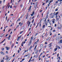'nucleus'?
Segmentation results:
<instances>
[{"label":"nucleus","mask_w":62,"mask_h":62,"mask_svg":"<svg viewBox=\"0 0 62 62\" xmlns=\"http://www.w3.org/2000/svg\"><path fill=\"white\" fill-rule=\"evenodd\" d=\"M21 46H23V42H22V43L21 45Z\"/></svg>","instance_id":"nucleus-29"},{"label":"nucleus","mask_w":62,"mask_h":62,"mask_svg":"<svg viewBox=\"0 0 62 62\" xmlns=\"http://www.w3.org/2000/svg\"><path fill=\"white\" fill-rule=\"evenodd\" d=\"M29 10H31V8L30 7H29Z\"/></svg>","instance_id":"nucleus-46"},{"label":"nucleus","mask_w":62,"mask_h":62,"mask_svg":"<svg viewBox=\"0 0 62 62\" xmlns=\"http://www.w3.org/2000/svg\"><path fill=\"white\" fill-rule=\"evenodd\" d=\"M52 44H51V43L49 45V47H51V46H52Z\"/></svg>","instance_id":"nucleus-10"},{"label":"nucleus","mask_w":62,"mask_h":62,"mask_svg":"<svg viewBox=\"0 0 62 62\" xmlns=\"http://www.w3.org/2000/svg\"><path fill=\"white\" fill-rule=\"evenodd\" d=\"M60 15L61 16H62V14H60Z\"/></svg>","instance_id":"nucleus-64"},{"label":"nucleus","mask_w":62,"mask_h":62,"mask_svg":"<svg viewBox=\"0 0 62 62\" xmlns=\"http://www.w3.org/2000/svg\"><path fill=\"white\" fill-rule=\"evenodd\" d=\"M2 3V1L1 0H0V4H1V3Z\"/></svg>","instance_id":"nucleus-55"},{"label":"nucleus","mask_w":62,"mask_h":62,"mask_svg":"<svg viewBox=\"0 0 62 62\" xmlns=\"http://www.w3.org/2000/svg\"><path fill=\"white\" fill-rule=\"evenodd\" d=\"M19 37H18L17 39V41H19Z\"/></svg>","instance_id":"nucleus-24"},{"label":"nucleus","mask_w":62,"mask_h":62,"mask_svg":"<svg viewBox=\"0 0 62 62\" xmlns=\"http://www.w3.org/2000/svg\"><path fill=\"white\" fill-rule=\"evenodd\" d=\"M59 55V54H58L57 55V57H58Z\"/></svg>","instance_id":"nucleus-62"},{"label":"nucleus","mask_w":62,"mask_h":62,"mask_svg":"<svg viewBox=\"0 0 62 62\" xmlns=\"http://www.w3.org/2000/svg\"><path fill=\"white\" fill-rule=\"evenodd\" d=\"M58 48H59V49H60V46H58Z\"/></svg>","instance_id":"nucleus-42"},{"label":"nucleus","mask_w":62,"mask_h":62,"mask_svg":"<svg viewBox=\"0 0 62 62\" xmlns=\"http://www.w3.org/2000/svg\"><path fill=\"white\" fill-rule=\"evenodd\" d=\"M20 7L21 8H22V7H23V5H22V4H21Z\"/></svg>","instance_id":"nucleus-43"},{"label":"nucleus","mask_w":62,"mask_h":62,"mask_svg":"<svg viewBox=\"0 0 62 62\" xmlns=\"http://www.w3.org/2000/svg\"><path fill=\"white\" fill-rule=\"evenodd\" d=\"M58 58L59 59V60H60L61 59L60 58V57H58Z\"/></svg>","instance_id":"nucleus-33"},{"label":"nucleus","mask_w":62,"mask_h":62,"mask_svg":"<svg viewBox=\"0 0 62 62\" xmlns=\"http://www.w3.org/2000/svg\"><path fill=\"white\" fill-rule=\"evenodd\" d=\"M1 62H4V60H3V59H2L1 60Z\"/></svg>","instance_id":"nucleus-20"},{"label":"nucleus","mask_w":62,"mask_h":62,"mask_svg":"<svg viewBox=\"0 0 62 62\" xmlns=\"http://www.w3.org/2000/svg\"><path fill=\"white\" fill-rule=\"evenodd\" d=\"M38 52H39V51L38 50H37V51L36 52L35 54H38Z\"/></svg>","instance_id":"nucleus-23"},{"label":"nucleus","mask_w":62,"mask_h":62,"mask_svg":"<svg viewBox=\"0 0 62 62\" xmlns=\"http://www.w3.org/2000/svg\"><path fill=\"white\" fill-rule=\"evenodd\" d=\"M21 24V22H19V24Z\"/></svg>","instance_id":"nucleus-63"},{"label":"nucleus","mask_w":62,"mask_h":62,"mask_svg":"<svg viewBox=\"0 0 62 62\" xmlns=\"http://www.w3.org/2000/svg\"><path fill=\"white\" fill-rule=\"evenodd\" d=\"M5 40H6V39H5L3 41H2V42H1L2 43H3V42H4V41H5Z\"/></svg>","instance_id":"nucleus-36"},{"label":"nucleus","mask_w":62,"mask_h":62,"mask_svg":"<svg viewBox=\"0 0 62 62\" xmlns=\"http://www.w3.org/2000/svg\"><path fill=\"white\" fill-rule=\"evenodd\" d=\"M37 4H38V2H37L35 4V5H37Z\"/></svg>","instance_id":"nucleus-30"},{"label":"nucleus","mask_w":62,"mask_h":62,"mask_svg":"<svg viewBox=\"0 0 62 62\" xmlns=\"http://www.w3.org/2000/svg\"><path fill=\"white\" fill-rule=\"evenodd\" d=\"M40 46L41 47H42V46H43V45L42 44H41L40 45Z\"/></svg>","instance_id":"nucleus-27"},{"label":"nucleus","mask_w":62,"mask_h":62,"mask_svg":"<svg viewBox=\"0 0 62 62\" xmlns=\"http://www.w3.org/2000/svg\"><path fill=\"white\" fill-rule=\"evenodd\" d=\"M14 45H13V44L12 45V46H11V47H12H12H13Z\"/></svg>","instance_id":"nucleus-57"},{"label":"nucleus","mask_w":62,"mask_h":62,"mask_svg":"<svg viewBox=\"0 0 62 62\" xmlns=\"http://www.w3.org/2000/svg\"><path fill=\"white\" fill-rule=\"evenodd\" d=\"M8 21H9V19H8V20H7V22L8 23Z\"/></svg>","instance_id":"nucleus-51"},{"label":"nucleus","mask_w":62,"mask_h":62,"mask_svg":"<svg viewBox=\"0 0 62 62\" xmlns=\"http://www.w3.org/2000/svg\"><path fill=\"white\" fill-rule=\"evenodd\" d=\"M52 22H53V23H54V21H52Z\"/></svg>","instance_id":"nucleus-40"},{"label":"nucleus","mask_w":62,"mask_h":62,"mask_svg":"<svg viewBox=\"0 0 62 62\" xmlns=\"http://www.w3.org/2000/svg\"><path fill=\"white\" fill-rule=\"evenodd\" d=\"M53 32H55V30H54L53 31Z\"/></svg>","instance_id":"nucleus-59"},{"label":"nucleus","mask_w":62,"mask_h":62,"mask_svg":"<svg viewBox=\"0 0 62 62\" xmlns=\"http://www.w3.org/2000/svg\"><path fill=\"white\" fill-rule=\"evenodd\" d=\"M0 53L1 54H3V55H5V54L4 53V52H3L2 51H1Z\"/></svg>","instance_id":"nucleus-4"},{"label":"nucleus","mask_w":62,"mask_h":62,"mask_svg":"<svg viewBox=\"0 0 62 62\" xmlns=\"http://www.w3.org/2000/svg\"><path fill=\"white\" fill-rule=\"evenodd\" d=\"M51 17L52 18H53L54 17V15H52L51 16Z\"/></svg>","instance_id":"nucleus-12"},{"label":"nucleus","mask_w":62,"mask_h":62,"mask_svg":"<svg viewBox=\"0 0 62 62\" xmlns=\"http://www.w3.org/2000/svg\"><path fill=\"white\" fill-rule=\"evenodd\" d=\"M30 42L29 44H28L29 46V45H30V44H31V43L32 42V41H31L30 40Z\"/></svg>","instance_id":"nucleus-6"},{"label":"nucleus","mask_w":62,"mask_h":62,"mask_svg":"<svg viewBox=\"0 0 62 62\" xmlns=\"http://www.w3.org/2000/svg\"><path fill=\"white\" fill-rule=\"evenodd\" d=\"M38 42H37V41H36L35 42V43L36 44H37V43H38Z\"/></svg>","instance_id":"nucleus-54"},{"label":"nucleus","mask_w":62,"mask_h":62,"mask_svg":"<svg viewBox=\"0 0 62 62\" xmlns=\"http://www.w3.org/2000/svg\"><path fill=\"white\" fill-rule=\"evenodd\" d=\"M38 25H39V24H37V25L36 26V28H37V27H38Z\"/></svg>","instance_id":"nucleus-31"},{"label":"nucleus","mask_w":62,"mask_h":62,"mask_svg":"<svg viewBox=\"0 0 62 62\" xmlns=\"http://www.w3.org/2000/svg\"><path fill=\"white\" fill-rule=\"evenodd\" d=\"M56 34H55L54 35V36L53 37H56Z\"/></svg>","instance_id":"nucleus-25"},{"label":"nucleus","mask_w":62,"mask_h":62,"mask_svg":"<svg viewBox=\"0 0 62 62\" xmlns=\"http://www.w3.org/2000/svg\"><path fill=\"white\" fill-rule=\"evenodd\" d=\"M37 45H36L35 47V48L34 49V50H35V51H36V50H37V49H36V48H37Z\"/></svg>","instance_id":"nucleus-5"},{"label":"nucleus","mask_w":62,"mask_h":62,"mask_svg":"<svg viewBox=\"0 0 62 62\" xmlns=\"http://www.w3.org/2000/svg\"><path fill=\"white\" fill-rule=\"evenodd\" d=\"M57 17H58V16H57V15H56V18H57Z\"/></svg>","instance_id":"nucleus-47"},{"label":"nucleus","mask_w":62,"mask_h":62,"mask_svg":"<svg viewBox=\"0 0 62 62\" xmlns=\"http://www.w3.org/2000/svg\"><path fill=\"white\" fill-rule=\"evenodd\" d=\"M58 10V9H56L55 10V11H57Z\"/></svg>","instance_id":"nucleus-38"},{"label":"nucleus","mask_w":62,"mask_h":62,"mask_svg":"<svg viewBox=\"0 0 62 62\" xmlns=\"http://www.w3.org/2000/svg\"><path fill=\"white\" fill-rule=\"evenodd\" d=\"M58 13H59V12H57L56 13L55 15H57V14H58Z\"/></svg>","instance_id":"nucleus-15"},{"label":"nucleus","mask_w":62,"mask_h":62,"mask_svg":"<svg viewBox=\"0 0 62 62\" xmlns=\"http://www.w3.org/2000/svg\"><path fill=\"white\" fill-rule=\"evenodd\" d=\"M24 60V59H23L22 60V61H23Z\"/></svg>","instance_id":"nucleus-56"},{"label":"nucleus","mask_w":62,"mask_h":62,"mask_svg":"<svg viewBox=\"0 0 62 62\" xmlns=\"http://www.w3.org/2000/svg\"><path fill=\"white\" fill-rule=\"evenodd\" d=\"M55 27H56V24H55Z\"/></svg>","instance_id":"nucleus-53"},{"label":"nucleus","mask_w":62,"mask_h":62,"mask_svg":"<svg viewBox=\"0 0 62 62\" xmlns=\"http://www.w3.org/2000/svg\"><path fill=\"white\" fill-rule=\"evenodd\" d=\"M19 25H17V27H16V28H18V27H19Z\"/></svg>","instance_id":"nucleus-34"},{"label":"nucleus","mask_w":62,"mask_h":62,"mask_svg":"<svg viewBox=\"0 0 62 62\" xmlns=\"http://www.w3.org/2000/svg\"><path fill=\"white\" fill-rule=\"evenodd\" d=\"M58 29H61V27H59V26H58L57 27Z\"/></svg>","instance_id":"nucleus-9"},{"label":"nucleus","mask_w":62,"mask_h":62,"mask_svg":"<svg viewBox=\"0 0 62 62\" xmlns=\"http://www.w3.org/2000/svg\"><path fill=\"white\" fill-rule=\"evenodd\" d=\"M59 38V36H57L56 37V40H58V39Z\"/></svg>","instance_id":"nucleus-7"},{"label":"nucleus","mask_w":62,"mask_h":62,"mask_svg":"<svg viewBox=\"0 0 62 62\" xmlns=\"http://www.w3.org/2000/svg\"><path fill=\"white\" fill-rule=\"evenodd\" d=\"M35 13V12H34V11H33L32 12V14H34V13Z\"/></svg>","instance_id":"nucleus-48"},{"label":"nucleus","mask_w":62,"mask_h":62,"mask_svg":"<svg viewBox=\"0 0 62 62\" xmlns=\"http://www.w3.org/2000/svg\"><path fill=\"white\" fill-rule=\"evenodd\" d=\"M62 36H61V35L60 36V39H62Z\"/></svg>","instance_id":"nucleus-26"},{"label":"nucleus","mask_w":62,"mask_h":62,"mask_svg":"<svg viewBox=\"0 0 62 62\" xmlns=\"http://www.w3.org/2000/svg\"><path fill=\"white\" fill-rule=\"evenodd\" d=\"M15 53L14 54V55L13 56V57H14V56H15Z\"/></svg>","instance_id":"nucleus-37"},{"label":"nucleus","mask_w":62,"mask_h":62,"mask_svg":"<svg viewBox=\"0 0 62 62\" xmlns=\"http://www.w3.org/2000/svg\"><path fill=\"white\" fill-rule=\"evenodd\" d=\"M38 34V33H36V34H35V36H37Z\"/></svg>","instance_id":"nucleus-41"},{"label":"nucleus","mask_w":62,"mask_h":62,"mask_svg":"<svg viewBox=\"0 0 62 62\" xmlns=\"http://www.w3.org/2000/svg\"><path fill=\"white\" fill-rule=\"evenodd\" d=\"M33 38V37H31V40H32V38Z\"/></svg>","instance_id":"nucleus-58"},{"label":"nucleus","mask_w":62,"mask_h":62,"mask_svg":"<svg viewBox=\"0 0 62 62\" xmlns=\"http://www.w3.org/2000/svg\"><path fill=\"white\" fill-rule=\"evenodd\" d=\"M34 17H35V16H33L32 18V19H33L34 18Z\"/></svg>","instance_id":"nucleus-50"},{"label":"nucleus","mask_w":62,"mask_h":62,"mask_svg":"<svg viewBox=\"0 0 62 62\" xmlns=\"http://www.w3.org/2000/svg\"><path fill=\"white\" fill-rule=\"evenodd\" d=\"M33 46H30V47L29 48V51H31V48H32V47Z\"/></svg>","instance_id":"nucleus-3"},{"label":"nucleus","mask_w":62,"mask_h":62,"mask_svg":"<svg viewBox=\"0 0 62 62\" xmlns=\"http://www.w3.org/2000/svg\"><path fill=\"white\" fill-rule=\"evenodd\" d=\"M53 14V13H51L49 15L50 16H51Z\"/></svg>","instance_id":"nucleus-18"},{"label":"nucleus","mask_w":62,"mask_h":62,"mask_svg":"<svg viewBox=\"0 0 62 62\" xmlns=\"http://www.w3.org/2000/svg\"><path fill=\"white\" fill-rule=\"evenodd\" d=\"M23 23H22L20 25V26H22L23 25Z\"/></svg>","instance_id":"nucleus-32"},{"label":"nucleus","mask_w":62,"mask_h":62,"mask_svg":"<svg viewBox=\"0 0 62 62\" xmlns=\"http://www.w3.org/2000/svg\"><path fill=\"white\" fill-rule=\"evenodd\" d=\"M55 3H58V1H56L55 2Z\"/></svg>","instance_id":"nucleus-61"},{"label":"nucleus","mask_w":62,"mask_h":62,"mask_svg":"<svg viewBox=\"0 0 62 62\" xmlns=\"http://www.w3.org/2000/svg\"><path fill=\"white\" fill-rule=\"evenodd\" d=\"M51 40V38H50V37H49V38L48 39V40Z\"/></svg>","instance_id":"nucleus-17"},{"label":"nucleus","mask_w":62,"mask_h":62,"mask_svg":"<svg viewBox=\"0 0 62 62\" xmlns=\"http://www.w3.org/2000/svg\"><path fill=\"white\" fill-rule=\"evenodd\" d=\"M18 53H19V52H20V50H18Z\"/></svg>","instance_id":"nucleus-45"},{"label":"nucleus","mask_w":62,"mask_h":62,"mask_svg":"<svg viewBox=\"0 0 62 62\" xmlns=\"http://www.w3.org/2000/svg\"><path fill=\"white\" fill-rule=\"evenodd\" d=\"M8 34H6V36H5V37H7L8 36Z\"/></svg>","instance_id":"nucleus-44"},{"label":"nucleus","mask_w":62,"mask_h":62,"mask_svg":"<svg viewBox=\"0 0 62 62\" xmlns=\"http://www.w3.org/2000/svg\"><path fill=\"white\" fill-rule=\"evenodd\" d=\"M6 50H7V51H8V50H9V47H8V46H6Z\"/></svg>","instance_id":"nucleus-2"},{"label":"nucleus","mask_w":62,"mask_h":62,"mask_svg":"<svg viewBox=\"0 0 62 62\" xmlns=\"http://www.w3.org/2000/svg\"><path fill=\"white\" fill-rule=\"evenodd\" d=\"M20 21V19H19L18 20H17V21Z\"/></svg>","instance_id":"nucleus-35"},{"label":"nucleus","mask_w":62,"mask_h":62,"mask_svg":"<svg viewBox=\"0 0 62 62\" xmlns=\"http://www.w3.org/2000/svg\"><path fill=\"white\" fill-rule=\"evenodd\" d=\"M4 34H1V35L0 36V37H3V36H4Z\"/></svg>","instance_id":"nucleus-11"},{"label":"nucleus","mask_w":62,"mask_h":62,"mask_svg":"<svg viewBox=\"0 0 62 62\" xmlns=\"http://www.w3.org/2000/svg\"><path fill=\"white\" fill-rule=\"evenodd\" d=\"M39 39H38L37 40V41H37V42H39Z\"/></svg>","instance_id":"nucleus-49"},{"label":"nucleus","mask_w":62,"mask_h":62,"mask_svg":"<svg viewBox=\"0 0 62 62\" xmlns=\"http://www.w3.org/2000/svg\"><path fill=\"white\" fill-rule=\"evenodd\" d=\"M46 45H45V46H44V48H46Z\"/></svg>","instance_id":"nucleus-52"},{"label":"nucleus","mask_w":62,"mask_h":62,"mask_svg":"<svg viewBox=\"0 0 62 62\" xmlns=\"http://www.w3.org/2000/svg\"><path fill=\"white\" fill-rule=\"evenodd\" d=\"M27 23H29V24L28 25V26H29L30 24V23H31V22H29V21H28L27 22Z\"/></svg>","instance_id":"nucleus-1"},{"label":"nucleus","mask_w":62,"mask_h":62,"mask_svg":"<svg viewBox=\"0 0 62 62\" xmlns=\"http://www.w3.org/2000/svg\"><path fill=\"white\" fill-rule=\"evenodd\" d=\"M56 20H57L58 21V20H59V18H56Z\"/></svg>","instance_id":"nucleus-21"},{"label":"nucleus","mask_w":62,"mask_h":62,"mask_svg":"<svg viewBox=\"0 0 62 62\" xmlns=\"http://www.w3.org/2000/svg\"><path fill=\"white\" fill-rule=\"evenodd\" d=\"M31 16H33V15H34V14H31Z\"/></svg>","instance_id":"nucleus-39"},{"label":"nucleus","mask_w":62,"mask_h":62,"mask_svg":"<svg viewBox=\"0 0 62 62\" xmlns=\"http://www.w3.org/2000/svg\"><path fill=\"white\" fill-rule=\"evenodd\" d=\"M57 49V48H56L54 49V50L55 52V51H56Z\"/></svg>","instance_id":"nucleus-13"},{"label":"nucleus","mask_w":62,"mask_h":62,"mask_svg":"<svg viewBox=\"0 0 62 62\" xmlns=\"http://www.w3.org/2000/svg\"><path fill=\"white\" fill-rule=\"evenodd\" d=\"M10 37H11V35H10L9 37L8 38V40H9V39H10Z\"/></svg>","instance_id":"nucleus-8"},{"label":"nucleus","mask_w":62,"mask_h":62,"mask_svg":"<svg viewBox=\"0 0 62 62\" xmlns=\"http://www.w3.org/2000/svg\"><path fill=\"white\" fill-rule=\"evenodd\" d=\"M31 59H30L29 61H28V62H30L31 61Z\"/></svg>","instance_id":"nucleus-28"},{"label":"nucleus","mask_w":62,"mask_h":62,"mask_svg":"<svg viewBox=\"0 0 62 62\" xmlns=\"http://www.w3.org/2000/svg\"><path fill=\"white\" fill-rule=\"evenodd\" d=\"M60 43H62V40L61 39V40H60Z\"/></svg>","instance_id":"nucleus-19"},{"label":"nucleus","mask_w":62,"mask_h":62,"mask_svg":"<svg viewBox=\"0 0 62 62\" xmlns=\"http://www.w3.org/2000/svg\"><path fill=\"white\" fill-rule=\"evenodd\" d=\"M37 5H34V8H37Z\"/></svg>","instance_id":"nucleus-14"},{"label":"nucleus","mask_w":62,"mask_h":62,"mask_svg":"<svg viewBox=\"0 0 62 62\" xmlns=\"http://www.w3.org/2000/svg\"><path fill=\"white\" fill-rule=\"evenodd\" d=\"M4 50V48H1V50H2V51H3Z\"/></svg>","instance_id":"nucleus-22"},{"label":"nucleus","mask_w":62,"mask_h":62,"mask_svg":"<svg viewBox=\"0 0 62 62\" xmlns=\"http://www.w3.org/2000/svg\"><path fill=\"white\" fill-rule=\"evenodd\" d=\"M10 8H12V5H11L10 6Z\"/></svg>","instance_id":"nucleus-60"},{"label":"nucleus","mask_w":62,"mask_h":62,"mask_svg":"<svg viewBox=\"0 0 62 62\" xmlns=\"http://www.w3.org/2000/svg\"><path fill=\"white\" fill-rule=\"evenodd\" d=\"M45 25H43V28H42L43 29L44 27H45Z\"/></svg>","instance_id":"nucleus-16"}]
</instances>
